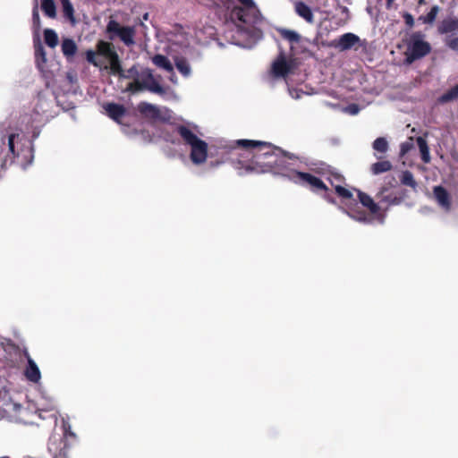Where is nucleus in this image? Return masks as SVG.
<instances>
[{
	"label": "nucleus",
	"mask_w": 458,
	"mask_h": 458,
	"mask_svg": "<svg viewBox=\"0 0 458 458\" xmlns=\"http://www.w3.org/2000/svg\"><path fill=\"white\" fill-rule=\"evenodd\" d=\"M233 162L246 172H300V158L270 142L254 140L235 141Z\"/></svg>",
	"instance_id": "1"
},
{
	"label": "nucleus",
	"mask_w": 458,
	"mask_h": 458,
	"mask_svg": "<svg viewBox=\"0 0 458 458\" xmlns=\"http://www.w3.org/2000/svg\"><path fill=\"white\" fill-rule=\"evenodd\" d=\"M86 60L100 70L109 71L113 75L125 77L120 58L111 43L99 40L96 50H87Z\"/></svg>",
	"instance_id": "2"
},
{
	"label": "nucleus",
	"mask_w": 458,
	"mask_h": 458,
	"mask_svg": "<svg viewBox=\"0 0 458 458\" xmlns=\"http://www.w3.org/2000/svg\"><path fill=\"white\" fill-rule=\"evenodd\" d=\"M222 0L223 5L228 11V16L232 22L238 27L257 23L261 13L253 0Z\"/></svg>",
	"instance_id": "3"
},
{
	"label": "nucleus",
	"mask_w": 458,
	"mask_h": 458,
	"mask_svg": "<svg viewBox=\"0 0 458 458\" xmlns=\"http://www.w3.org/2000/svg\"><path fill=\"white\" fill-rule=\"evenodd\" d=\"M0 140L4 145L7 143L8 149L13 155L12 162L17 164L21 169H27L33 159L31 140L22 133L0 135Z\"/></svg>",
	"instance_id": "4"
},
{
	"label": "nucleus",
	"mask_w": 458,
	"mask_h": 458,
	"mask_svg": "<svg viewBox=\"0 0 458 458\" xmlns=\"http://www.w3.org/2000/svg\"><path fill=\"white\" fill-rule=\"evenodd\" d=\"M425 34L421 31L411 33L406 42L405 62L412 64L431 52V45L425 40Z\"/></svg>",
	"instance_id": "5"
},
{
	"label": "nucleus",
	"mask_w": 458,
	"mask_h": 458,
	"mask_svg": "<svg viewBox=\"0 0 458 458\" xmlns=\"http://www.w3.org/2000/svg\"><path fill=\"white\" fill-rule=\"evenodd\" d=\"M63 437H51L48 442V450L54 458H71L69 454L68 438L74 439L75 433L71 430L68 421H63Z\"/></svg>",
	"instance_id": "6"
},
{
	"label": "nucleus",
	"mask_w": 458,
	"mask_h": 458,
	"mask_svg": "<svg viewBox=\"0 0 458 458\" xmlns=\"http://www.w3.org/2000/svg\"><path fill=\"white\" fill-rule=\"evenodd\" d=\"M106 31L109 34L110 39L115 38L126 46L130 47L134 45L135 29L131 26H123L114 20H110L106 26Z\"/></svg>",
	"instance_id": "7"
},
{
	"label": "nucleus",
	"mask_w": 458,
	"mask_h": 458,
	"mask_svg": "<svg viewBox=\"0 0 458 458\" xmlns=\"http://www.w3.org/2000/svg\"><path fill=\"white\" fill-rule=\"evenodd\" d=\"M42 12L49 18H55L56 16V5L55 0H40ZM32 24L34 30L38 32L40 30L41 23L38 13V0H33L32 9Z\"/></svg>",
	"instance_id": "8"
},
{
	"label": "nucleus",
	"mask_w": 458,
	"mask_h": 458,
	"mask_svg": "<svg viewBox=\"0 0 458 458\" xmlns=\"http://www.w3.org/2000/svg\"><path fill=\"white\" fill-rule=\"evenodd\" d=\"M360 43V38L351 32L345 33L332 42V46L340 51H346L353 48Z\"/></svg>",
	"instance_id": "9"
},
{
	"label": "nucleus",
	"mask_w": 458,
	"mask_h": 458,
	"mask_svg": "<svg viewBox=\"0 0 458 458\" xmlns=\"http://www.w3.org/2000/svg\"><path fill=\"white\" fill-rule=\"evenodd\" d=\"M208 157V144L202 140H199L191 145V159L194 164L204 163Z\"/></svg>",
	"instance_id": "10"
},
{
	"label": "nucleus",
	"mask_w": 458,
	"mask_h": 458,
	"mask_svg": "<svg viewBox=\"0 0 458 458\" xmlns=\"http://www.w3.org/2000/svg\"><path fill=\"white\" fill-rule=\"evenodd\" d=\"M189 33L180 24H174V46L177 45L185 48V53H191V48L189 47Z\"/></svg>",
	"instance_id": "11"
},
{
	"label": "nucleus",
	"mask_w": 458,
	"mask_h": 458,
	"mask_svg": "<svg viewBox=\"0 0 458 458\" xmlns=\"http://www.w3.org/2000/svg\"><path fill=\"white\" fill-rule=\"evenodd\" d=\"M24 357L27 360V365L24 370L26 379L32 383H38L40 380V371L37 363L34 362L27 351L24 352Z\"/></svg>",
	"instance_id": "12"
},
{
	"label": "nucleus",
	"mask_w": 458,
	"mask_h": 458,
	"mask_svg": "<svg viewBox=\"0 0 458 458\" xmlns=\"http://www.w3.org/2000/svg\"><path fill=\"white\" fill-rule=\"evenodd\" d=\"M291 67L287 63L284 53H281L272 64V72L276 77H285L290 72Z\"/></svg>",
	"instance_id": "13"
},
{
	"label": "nucleus",
	"mask_w": 458,
	"mask_h": 458,
	"mask_svg": "<svg viewBox=\"0 0 458 458\" xmlns=\"http://www.w3.org/2000/svg\"><path fill=\"white\" fill-rule=\"evenodd\" d=\"M136 86L139 89H145L156 94L163 95L165 93L163 87L151 74L143 80L142 82H137Z\"/></svg>",
	"instance_id": "14"
},
{
	"label": "nucleus",
	"mask_w": 458,
	"mask_h": 458,
	"mask_svg": "<svg viewBox=\"0 0 458 458\" xmlns=\"http://www.w3.org/2000/svg\"><path fill=\"white\" fill-rule=\"evenodd\" d=\"M106 114L117 123L121 122V118L125 114V109L123 106L114 103H109L104 106Z\"/></svg>",
	"instance_id": "15"
},
{
	"label": "nucleus",
	"mask_w": 458,
	"mask_h": 458,
	"mask_svg": "<svg viewBox=\"0 0 458 458\" xmlns=\"http://www.w3.org/2000/svg\"><path fill=\"white\" fill-rule=\"evenodd\" d=\"M175 131L180 135L184 143L187 145L191 146L199 140L198 136L189 127L185 125L176 126Z\"/></svg>",
	"instance_id": "16"
},
{
	"label": "nucleus",
	"mask_w": 458,
	"mask_h": 458,
	"mask_svg": "<svg viewBox=\"0 0 458 458\" xmlns=\"http://www.w3.org/2000/svg\"><path fill=\"white\" fill-rule=\"evenodd\" d=\"M296 13L309 23L314 22V15L309 5L302 1H298L294 4Z\"/></svg>",
	"instance_id": "17"
},
{
	"label": "nucleus",
	"mask_w": 458,
	"mask_h": 458,
	"mask_svg": "<svg viewBox=\"0 0 458 458\" xmlns=\"http://www.w3.org/2000/svg\"><path fill=\"white\" fill-rule=\"evenodd\" d=\"M139 111L144 114L146 117L152 119H161V110L151 104L148 103H140L138 107Z\"/></svg>",
	"instance_id": "18"
},
{
	"label": "nucleus",
	"mask_w": 458,
	"mask_h": 458,
	"mask_svg": "<svg viewBox=\"0 0 458 458\" xmlns=\"http://www.w3.org/2000/svg\"><path fill=\"white\" fill-rule=\"evenodd\" d=\"M438 31L441 34L458 31V19L449 18L443 20L440 26L438 27Z\"/></svg>",
	"instance_id": "19"
},
{
	"label": "nucleus",
	"mask_w": 458,
	"mask_h": 458,
	"mask_svg": "<svg viewBox=\"0 0 458 458\" xmlns=\"http://www.w3.org/2000/svg\"><path fill=\"white\" fill-rule=\"evenodd\" d=\"M174 64L184 77H188L191 74V66L185 57L174 56Z\"/></svg>",
	"instance_id": "20"
},
{
	"label": "nucleus",
	"mask_w": 458,
	"mask_h": 458,
	"mask_svg": "<svg viewBox=\"0 0 458 458\" xmlns=\"http://www.w3.org/2000/svg\"><path fill=\"white\" fill-rule=\"evenodd\" d=\"M36 64L40 71L44 70V64L47 62V55L40 42L35 44Z\"/></svg>",
	"instance_id": "21"
},
{
	"label": "nucleus",
	"mask_w": 458,
	"mask_h": 458,
	"mask_svg": "<svg viewBox=\"0 0 458 458\" xmlns=\"http://www.w3.org/2000/svg\"><path fill=\"white\" fill-rule=\"evenodd\" d=\"M417 145L420 149V157L421 160L424 163H429L430 162V155H429V148L428 145L427 140L423 137H417L416 139Z\"/></svg>",
	"instance_id": "22"
},
{
	"label": "nucleus",
	"mask_w": 458,
	"mask_h": 458,
	"mask_svg": "<svg viewBox=\"0 0 458 458\" xmlns=\"http://www.w3.org/2000/svg\"><path fill=\"white\" fill-rule=\"evenodd\" d=\"M61 47L63 54L68 58L72 57L77 51V46L72 38H64Z\"/></svg>",
	"instance_id": "23"
},
{
	"label": "nucleus",
	"mask_w": 458,
	"mask_h": 458,
	"mask_svg": "<svg viewBox=\"0 0 458 458\" xmlns=\"http://www.w3.org/2000/svg\"><path fill=\"white\" fill-rule=\"evenodd\" d=\"M458 99V84L451 88L437 98L439 104H445Z\"/></svg>",
	"instance_id": "24"
},
{
	"label": "nucleus",
	"mask_w": 458,
	"mask_h": 458,
	"mask_svg": "<svg viewBox=\"0 0 458 458\" xmlns=\"http://www.w3.org/2000/svg\"><path fill=\"white\" fill-rule=\"evenodd\" d=\"M60 2L62 4L64 16L68 19L72 25H74L76 23V20L72 3L70 0H60Z\"/></svg>",
	"instance_id": "25"
},
{
	"label": "nucleus",
	"mask_w": 458,
	"mask_h": 458,
	"mask_svg": "<svg viewBox=\"0 0 458 458\" xmlns=\"http://www.w3.org/2000/svg\"><path fill=\"white\" fill-rule=\"evenodd\" d=\"M278 32L284 39L289 41L292 45L297 44L301 41V35L294 30L281 29Z\"/></svg>",
	"instance_id": "26"
},
{
	"label": "nucleus",
	"mask_w": 458,
	"mask_h": 458,
	"mask_svg": "<svg viewBox=\"0 0 458 458\" xmlns=\"http://www.w3.org/2000/svg\"><path fill=\"white\" fill-rule=\"evenodd\" d=\"M44 39L49 47L54 48L58 45V36L52 29H46L44 30Z\"/></svg>",
	"instance_id": "27"
},
{
	"label": "nucleus",
	"mask_w": 458,
	"mask_h": 458,
	"mask_svg": "<svg viewBox=\"0 0 458 458\" xmlns=\"http://www.w3.org/2000/svg\"><path fill=\"white\" fill-rule=\"evenodd\" d=\"M439 11L440 8L437 5H434L426 15L420 16L419 21H421L425 24H432L436 21Z\"/></svg>",
	"instance_id": "28"
},
{
	"label": "nucleus",
	"mask_w": 458,
	"mask_h": 458,
	"mask_svg": "<svg viewBox=\"0 0 458 458\" xmlns=\"http://www.w3.org/2000/svg\"><path fill=\"white\" fill-rule=\"evenodd\" d=\"M373 149L380 154H385L389 148L388 141L384 137L377 138L372 144Z\"/></svg>",
	"instance_id": "29"
},
{
	"label": "nucleus",
	"mask_w": 458,
	"mask_h": 458,
	"mask_svg": "<svg viewBox=\"0 0 458 458\" xmlns=\"http://www.w3.org/2000/svg\"><path fill=\"white\" fill-rule=\"evenodd\" d=\"M152 61L157 67L163 68L167 72L172 71V64L165 56L162 55H157L152 58Z\"/></svg>",
	"instance_id": "30"
},
{
	"label": "nucleus",
	"mask_w": 458,
	"mask_h": 458,
	"mask_svg": "<svg viewBox=\"0 0 458 458\" xmlns=\"http://www.w3.org/2000/svg\"><path fill=\"white\" fill-rule=\"evenodd\" d=\"M310 172H334L331 166L327 165L325 162L318 161L313 162L310 165Z\"/></svg>",
	"instance_id": "31"
},
{
	"label": "nucleus",
	"mask_w": 458,
	"mask_h": 458,
	"mask_svg": "<svg viewBox=\"0 0 458 458\" xmlns=\"http://www.w3.org/2000/svg\"><path fill=\"white\" fill-rule=\"evenodd\" d=\"M392 169V164L388 160H381L372 165V172H389Z\"/></svg>",
	"instance_id": "32"
},
{
	"label": "nucleus",
	"mask_w": 458,
	"mask_h": 458,
	"mask_svg": "<svg viewBox=\"0 0 458 458\" xmlns=\"http://www.w3.org/2000/svg\"><path fill=\"white\" fill-rule=\"evenodd\" d=\"M38 414L42 420H50L56 424L57 417L55 412H52L51 411H38Z\"/></svg>",
	"instance_id": "33"
},
{
	"label": "nucleus",
	"mask_w": 458,
	"mask_h": 458,
	"mask_svg": "<svg viewBox=\"0 0 458 458\" xmlns=\"http://www.w3.org/2000/svg\"><path fill=\"white\" fill-rule=\"evenodd\" d=\"M412 138H410L409 140L403 142L400 146V155L404 156L410 150L413 148Z\"/></svg>",
	"instance_id": "34"
},
{
	"label": "nucleus",
	"mask_w": 458,
	"mask_h": 458,
	"mask_svg": "<svg viewBox=\"0 0 458 458\" xmlns=\"http://www.w3.org/2000/svg\"><path fill=\"white\" fill-rule=\"evenodd\" d=\"M445 45L452 50L458 51V36L455 38H447Z\"/></svg>",
	"instance_id": "35"
},
{
	"label": "nucleus",
	"mask_w": 458,
	"mask_h": 458,
	"mask_svg": "<svg viewBox=\"0 0 458 458\" xmlns=\"http://www.w3.org/2000/svg\"><path fill=\"white\" fill-rule=\"evenodd\" d=\"M403 19H404L405 24L408 27L411 28L414 25V19L411 13H404Z\"/></svg>",
	"instance_id": "36"
},
{
	"label": "nucleus",
	"mask_w": 458,
	"mask_h": 458,
	"mask_svg": "<svg viewBox=\"0 0 458 458\" xmlns=\"http://www.w3.org/2000/svg\"><path fill=\"white\" fill-rule=\"evenodd\" d=\"M394 1L395 0H386V9H391L394 4Z\"/></svg>",
	"instance_id": "37"
},
{
	"label": "nucleus",
	"mask_w": 458,
	"mask_h": 458,
	"mask_svg": "<svg viewBox=\"0 0 458 458\" xmlns=\"http://www.w3.org/2000/svg\"><path fill=\"white\" fill-rule=\"evenodd\" d=\"M352 114H356L358 112V107L357 106H352Z\"/></svg>",
	"instance_id": "38"
},
{
	"label": "nucleus",
	"mask_w": 458,
	"mask_h": 458,
	"mask_svg": "<svg viewBox=\"0 0 458 458\" xmlns=\"http://www.w3.org/2000/svg\"><path fill=\"white\" fill-rule=\"evenodd\" d=\"M418 3H419V4L421 5V4H424L426 3V1L425 0H419Z\"/></svg>",
	"instance_id": "39"
},
{
	"label": "nucleus",
	"mask_w": 458,
	"mask_h": 458,
	"mask_svg": "<svg viewBox=\"0 0 458 458\" xmlns=\"http://www.w3.org/2000/svg\"><path fill=\"white\" fill-rule=\"evenodd\" d=\"M2 168H3V169H8V167L6 166V162H4V165H3V167H2Z\"/></svg>",
	"instance_id": "40"
},
{
	"label": "nucleus",
	"mask_w": 458,
	"mask_h": 458,
	"mask_svg": "<svg viewBox=\"0 0 458 458\" xmlns=\"http://www.w3.org/2000/svg\"><path fill=\"white\" fill-rule=\"evenodd\" d=\"M0 458H10L9 456H3V457H0Z\"/></svg>",
	"instance_id": "41"
},
{
	"label": "nucleus",
	"mask_w": 458,
	"mask_h": 458,
	"mask_svg": "<svg viewBox=\"0 0 458 458\" xmlns=\"http://www.w3.org/2000/svg\"><path fill=\"white\" fill-rule=\"evenodd\" d=\"M24 458H32V457H30V456H26V457H24Z\"/></svg>",
	"instance_id": "42"
}]
</instances>
